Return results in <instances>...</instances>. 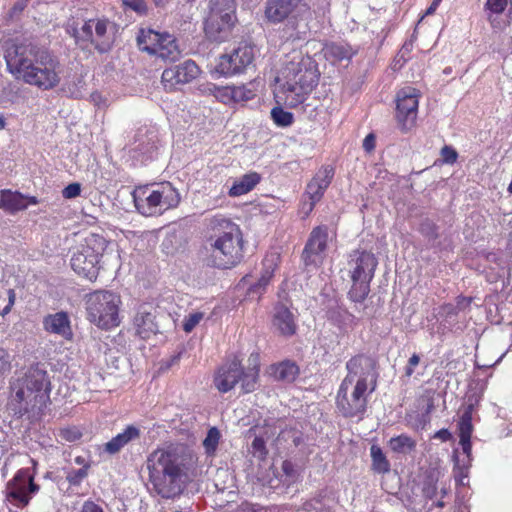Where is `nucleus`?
I'll use <instances>...</instances> for the list:
<instances>
[{
    "label": "nucleus",
    "instance_id": "1",
    "mask_svg": "<svg viewBox=\"0 0 512 512\" xmlns=\"http://www.w3.org/2000/svg\"><path fill=\"white\" fill-rule=\"evenodd\" d=\"M5 60L7 69L13 76L41 90L54 89L61 82L63 67L59 59L48 50L32 43L10 46Z\"/></svg>",
    "mask_w": 512,
    "mask_h": 512
},
{
    "label": "nucleus",
    "instance_id": "2",
    "mask_svg": "<svg viewBox=\"0 0 512 512\" xmlns=\"http://www.w3.org/2000/svg\"><path fill=\"white\" fill-rule=\"evenodd\" d=\"M204 261L208 266L229 269L242 259V233L223 215L207 219Z\"/></svg>",
    "mask_w": 512,
    "mask_h": 512
},
{
    "label": "nucleus",
    "instance_id": "3",
    "mask_svg": "<svg viewBox=\"0 0 512 512\" xmlns=\"http://www.w3.org/2000/svg\"><path fill=\"white\" fill-rule=\"evenodd\" d=\"M9 406L17 417L39 412L49 398L50 382L47 371L37 363L30 366L10 386Z\"/></svg>",
    "mask_w": 512,
    "mask_h": 512
},
{
    "label": "nucleus",
    "instance_id": "4",
    "mask_svg": "<svg viewBox=\"0 0 512 512\" xmlns=\"http://www.w3.org/2000/svg\"><path fill=\"white\" fill-rule=\"evenodd\" d=\"M283 85L284 103L295 108L307 99L317 86L319 72L315 61L306 56L294 57L284 68Z\"/></svg>",
    "mask_w": 512,
    "mask_h": 512
},
{
    "label": "nucleus",
    "instance_id": "5",
    "mask_svg": "<svg viewBox=\"0 0 512 512\" xmlns=\"http://www.w3.org/2000/svg\"><path fill=\"white\" fill-rule=\"evenodd\" d=\"M378 261L367 251H353L348 262L352 286L348 292L349 299L355 304V309L365 315L366 306L363 304L370 292V283L374 277Z\"/></svg>",
    "mask_w": 512,
    "mask_h": 512
},
{
    "label": "nucleus",
    "instance_id": "6",
    "mask_svg": "<svg viewBox=\"0 0 512 512\" xmlns=\"http://www.w3.org/2000/svg\"><path fill=\"white\" fill-rule=\"evenodd\" d=\"M132 196L137 211L144 216L161 215L181 201L180 193L170 182L138 187Z\"/></svg>",
    "mask_w": 512,
    "mask_h": 512
},
{
    "label": "nucleus",
    "instance_id": "7",
    "mask_svg": "<svg viewBox=\"0 0 512 512\" xmlns=\"http://www.w3.org/2000/svg\"><path fill=\"white\" fill-rule=\"evenodd\" d=\"M193 463V455L180 445L154 450L147 457L146 467L149 479H159L168 475L188 474Z\"/></svg>",
    "mask_w": 512,
    "mask_h": 512
},
{
    "label": "nucleus",
    "instance_id": "8",
    "mask_svg": "<svg viewBox=\"0 0 512 512\" xmlns=\"http://www.w3.org/2000/svg\"><path fill=\"white\" fill-rule=\"evenodd\" d=\"M120 297L111 291L97 290L85 296L88 320L101 329L119 325Z\"/></svg>",
    "mask_w": 512,
    "mask_h": 512
},
{
    "label": "nucleus",
    "instance_id": "9",
    "mask_svg": "<svg viewBox=\"0 0 512 512\" xmlns=\"http://www.w3.org/2000/svg\"><path fill=\"white\" fill-rule=\"evenodd\" d=\"M258 375L259 368L256 365L244 370L241 360L234 356L219 367L214 385L220 392L226 393L240 382L243 393H250L256 390Z\"/></svg>",
    "mask_w": 512,
    "mask_h": 512
},
{
    "label": "nucleus",
    "instance_id": "10",
    "mask_svg": "<svg viewBox=\"0 0 512 512\" xmlns=\"http://www.w3.org/2000/svg\"><path fill=\"white\" fill-rule=\"evenodd\" d=\"M113 29L114 24L107 19H90L80 28L69 25L67 32L81 48L86 49L93 45L100 53H106L113 44Z\"/></svg>",
    "mask_w": 512,
    "mask_h": 512
},
{
    "label": "nucleus",
    "instance_id": "11",
    "mask_svg": "<svg viewBox=\"0 0 512 512\" xmlns=\"http://www.w3.org/2000/svg\"><path fill=\"white\" fill-rule=\"evenodd\" d=\"M368 386L360 383H346L342 381L337 397V408L344 417L362 415L367 407Z\"/></svg>",
    "mask_w": 512,
    "mask_h": 512
},
{
    "label": "nucleus",
    "instance_id": "12",
    "mask_svg": "<svg viewBox=\"0 0 512 512\" xmlns=\"http://www.w3.org/2000/svg\"><path fill=\"white\" fill-rule=\"evenodd\" d=\"M40 487L34 482V477L28 468L20 469L8 481L6 496L8 501L19 508L26 507L32 497L38 493Z\"/></svg>",
    "mask_w": 512,
    "mask_h": 512
},
{
    "label": "nucleus",
    "instance_id": "13",
    "mask_svg": "<svg viewBox=\"0 0 512 512\" xmlns=\"http://www.w3.org/2000/svg\"><path fill=\"white\" fill-rule=\"evenodd\" d=\"M346 369L348 374L343 381L346 383H360L362 381L368 386V382L371 384L369 393H372L376 387L377 373L376 361L367 355L359 354L352 357L346 363Z\"/></svg>",
    "mask_w": 512,
    "mask_h": 512
},
{
    "label": "nucleus",
    "instance_id": "14",
    "mask_svg": "<svg viewBox=\"0 0 512 512\" xmlns=\"http://www.w3.org/2000/svg\"><path fill=\"white\" fill-rule=\"evenodd\" d=\"M419 92L413 87H404L396 97V118L403 131L408 130L415 122L418 110Z\"/></svg>",
    "mask_w": 512,
    "mask_h": 512
},
{
    "label": "nucleus",
    "instance_id": "15",
    "mask_svg": "<svg viewBox=\"0 0 512 512\" xmlns=\"http://www.w3.org/2000/svg\"><path fill=\"white\" fill-rule=\"evenodd\" d=\"M254 59L253 48L249 45L239 46L231 54L219 57L216 71L222 75L230 76L243 72Z\"/></svg>",
    "mask_w": 512,
    "mask_h": 512
},
{
    "label": "nucleus",
    "instance_id": "16",
    "mask_svg": "<svg viewBox=\"0 0 512 512\" xmlns=\"http://www.w3.org/2000/svg\"><path fill=\"white\" fill-rule=\"evenodd\" d=\"M199 72V67L194 61L186 60L179 65L166 68L162 72L161 83L166 91H173L180 85L190 83Z\"/></svg>",
    "mask_w": 512,
    "mask_h": 512
},
{
    "label": "nucleus",
    "instance_id": "17",
    "mask_svg": "<svg viewBox=\"0 0 512 512\" xmlns=\"http://www.w3.org/2000/svg\"><path fill=\"white\" fill-rule=\"evenodd\" d=\"M328 227L320 225L312 229L302 253V259L306 266L318 265L323 260V254L327 248Z\"/></svg>",
    "mask_w": 512,
    "mask_h": 512
},
{
    "label": "nucleus",
    "instance_id": "18",
    "mask_svg": "<svg viewBox=\"0 0 512 512\" xmlns=\"http://www.w3.org/2000/svg\"><path fill=\"white\" fill-rule=\"evenodd\" d=\"M189 480L188 474L168 475L162 478L149 479L154 492L165 499H175L180 496Z\"/></svg>",
    "mask_w": 512,
    "mask_h": 512
},
{
    "label": "nucleus",
    "instance_id": "19",
    "mask_svg": "<svg viewBox=\"0 0 512 512\" xmlns=\"http://www.w3.org/2000/svg\"><path fill=\"white\" fill-rule=\"evenodd\" d=\"M334 176V169L330 166L321 168L315 177L308 183L305 195L309 198L307 213H310L317 202L321 200L325 190L331 183Z\"/></svg>",
    "mask_w": 512,
    "mask_h": 512
},
{
    "label": "nucleus",
    "instance_id": "20",
    "mask_svg": "<svg viewBox=\"0 0 512 512\" xmlns=\"http://www.w3.org/2000/svg\"><path fill=\"white\" fill-rule=\"evenodd\" d=\"M71 268L80 276L95 280L98 276L99 260L89 253L82 251V247L77 246L72 254Z\"/></svg>",
    "mask_w": 512,
    "mask_h": 512
},
{
    "label": "nucleus",
    "instance_id": "21",
    "mask_svg": "<svg viewBox=\"0 0 512 512\" xmlns=\"http://www.w3.org/2000/svg\"><path fill=\"white\" fill-rule=\"evenodd\" d=\"M279 29L280 38L284 42L305 40L309 33L308 21L300 15H290Z\"/></svg>",
    "mask_w": 512,
    "mask_h": 512
},
{
    "label": "nucleus",
    "instance_id": "22",
    "mask_svg": "<svg viewBox=\"0 0 512 512\" xmlns=\"http://www.w3.org/2000/svg\"><path fill=\"white\" fill-rule=\"evenodd\" d=\"M43 327L45 331L59 335L65 340H72L73 338L71 322L68 314L64 311L45 316Z\"/></svg>",
    "mask_w": 512,
    "mask_h": 512
},
{
    "label": "nucleus",
    "instance_id": "23",
    "mask_svg": "<svg viewBox=\"0 0 512 512\" xmlns=\"http://www.w3.org/2000/svg\"><path fill=\"white\" fill-rule=\"evenodd\" d=\"M300 0H267L265 16L272 23H280L291 15Z\"/></svg>",
    "mask_w": 512,
    "mask_h": 512
},
{
    "label": "nucleus",
    "instance_id": "24",
    "mask_svg": "<svg viewBox=\"0 0 512 512\" xmlns=\"http://www.w3.org/2000/svg\"><path fill=\"white\" fill-rule=\"evenodd\" d=\"M233 25L234 22L207 16L204 23L205 35L211 41L223 42L229 37Z\"/></svg>",
    "mask_w": 512,
    "mask_h": 512
},
{
    "label": "nucleus",
    "instance_id": "25",
    "mask_svg": "<svg viewBox=\"0 0 512 512\" xmlns=\"http://www.w3.org/2000/svg\"><path fill=\"white\" fill-rule=\"evenodd\" d=\"M273 327L283 336H292L296 332V323L293 313L283 304L274 308Z\"/></svg>",
    "mask_w": 512,
    "mask_h": 512
},
{
    "label": "nucleus",
    "instance_id": "26",
    "mask_svg": "<svg viewBox=\"0 0 512 512\" xmlns=\"http://www.w3.org/2000/svg\"><path fill=\"white\" fill-rule=\"evenodd\" d=\"M141 431L134 425H129L125 430L104 445V451L110 455H114L121 451L129 443L140 439Z\"/></svg>",
    "mask_w": 512,
    "mask_h": 512
},
{
    "label": "nucleus",
    "instance_id": "27",
    "mask_svg": "<svg viewBox=\"0 0 512 512\" xmlns=\"http://www.w3.org/2000/svg\"><path fill=\"white\" fill-rule=\"evenodd\" d=\"M134 326L136 328V333L142 339H147L158 332V325L155 322V316L151 312L146 311L145 308H141L135 315Z\"/></svg>",
    "mask_w": 512,
    "mask_h": 512
},
{
    "label": "nucleus",
    "instance_id": "28",
    "mask_svg": "<svg viewBox=\"0 0 512 512\" xmlns=\"http://www.w3.org/2000/svg\"><path fill=\"white\" fill-rule=\"evenodd\" d=\"M0 208L9 213L25 210L27 208L26 196L11 190H1Z\"/></svg>",
    "mask_w": 512,
    "mask_h": 512
},
{
    "label": "nucleus",
    "instance_id": "29",
    "mask_svg": "<svg viewBox=\"0 0 512 512\" xmlns=\"http://www.w3.org/2000/svg\"><path fill=\"white\" fill-rule=\"evenodd\" d=\"M154 55L168 62H176L181 58L182 53L176 39L172 35L164 33V39L160 42Z\"/></svg>",
    "mask_w": 512,
    "mask_h": 512
},
{
    "label": "nucleus",
    "instance_id": "30",
    "mask_svg": "<svg viewBox=\"0 0 512 512\" xmlns=\"http://www.w3.org/2000/svg\"><path fill=\"white\" fill-rule=\"evenodd\" d=\"M84 88V77L81 74L73 73L64 76L60 90L67 97L80 99L83 97Z\"/></svg>",
    "mask_w": 512,
    "mask_h": 512
},
{
    "label": "nucleus",
    "instance_id": "31",
    "mask_svg": "<svg viewBox=\"0 0 512 512\" xmlns=\"http://www.w3.org/2000/svg\"><path fill=\"white\" fill-rule=\"evenodd\" d=\"M163 39L164 33L161 34L152 29H141L137 36V44L140 50L154 55Z\"/></svg>",
    "mask_w": 512,
    "mask_h": 512
},
{
    "label": "nucleus",
    "instance_id": "32",
    "mask_svg": "<svg viewBox=\"0 0 512 512\" xmlns=\"http://www.w3.org/2000/svg\"><path fill=\"white\" fill-rule=\"evenodd\" d=\"M418 231L425 238L430 248H440L442 245L440 227L431 219L424 218L419 224Z\"/></svg>",
    "mask_w": 512,
    "mask_h": 512
},
{
    "label": "nucleus",
    "instance_id": "33",
    "mask_svg": "<svg viewBox=\"0 0 512 512\" xmlns=\"http://www.w3.org/2000/svg\"><path fill=\"white\" fill-rule=\"evenodd\" d=\"M261 180L257 172L247 173L234 181L229 189V196L237 197L250 192Z\"/></svg>",
    "mask_w": 512,
    "mask_h": 512
},
{
    "label": "nucleus",
    "instance_id": "34",
    "mask_svg": "<svg viewBox=\"0 0 512 512\" xmlns=\"http://www.w3.org/2000/svg\"><path fill=\"white\" fill-rule=\"evenodd\" d=\"M208 16L235 22V1L234 0H211Z\"/></svg>",
    "mask_w": 512,
    "mask_h": 512
},
{
    "label": "nucleus",
    "instance_id": "35",
    "mask_svg": "<svg viewBox=\"0 0 512 512\" xmlns=\"http://www.w3.org/2000/svg\"><path fill=\"white\" fill-rule=\"evenodd\" d=\"M79 246L82 247V251L94 255L100 261L107 247V241L102 235L91 233Z\"/></svg>",
    "mask_w": 512,
    "mask_h": 512
},
{
    "label": "nucleus",
    "instance_id": "36",
    "mask_svg": "<svg viewBox=\"0 0 512 512\" xmlns=\"http://www.w3.org/2000/svg\"><path fill=\"white\" fill-rule=\"evenodd\" d=\"M260 84V80L254 79L247 84L241 86H233V89L228 91L233 97V102H246L256 96V92L258 91Z\"/></svg>",
    "mask_w": 512,
    "mask_h": 512
},
{
    "label": "nucleus",
    "instance_id": "37",
    "mask_svg": "<svg viewBox=\"0 0 512 512\" xmlns=\"http://www.w3.org/2000/svg\"><path fill=\"white\" fill-rule=\"evenodd\" d=\"M272 374L277 380L291 382L298 374V367L289 361L282 362L272 367Z\"/></svg>",
    "mask_w": 512,
    "mask_h": 512
},
{
    "label": "nucleus",
    "instance_id": "38",
    "mask_svg": "<svg viewBox=\"0 0 512 512\" xmlns=\"http://www.w3.org/2000/svg\"><path fill=\"white\" fill-rule=\"evenodd\" d=\"M372 458V470L378 474H384L390 471V463L384 455L382 449L377 445L370 448Z\"/></svg>",
    "mask_w": 512,
    "mask_h": 512
},
{
    "label": "nucleus",
    "instance_id": "39",
    "mask_svg": "<svg viewBox=\"0 0 512 512\" xmlns=\"http://www.w3.org/2000/svg\"><path fill=\"white\" fill-rule=\"evenodd\" d=\"M326 55L333 60H349L354 55L353 49L349 45L332 43L326 48Z\"/></svg>",
    "mask_w": 512,
    "mask_h": 512
},
{
    "label": "nucleus",
    "instance_id": "40",
    "mask_svg": "<svg viewBox=\"0 0 512 512\" xmlns=\"http://www.w3.org/2000/svg\"><path fill=\"white\" fill-rule=\"evenodd\" d=\"M389 446L394 452L405 454L412 451L415 448L416 443L408 435L401 434L391 438L389 441Z\"/></svg>",
    "mask_w": 512,
    "mask_h": 512
},
{
    "label": "nucleus",
    "instance_id": "41",
    "mask_svg": "<svg viewBox=\"0 0 512 512\" xmlns=\"http://www.w3.org/2000/svg\"><path fill=\"white\" fill-rule=\"evenodd\" d=\"M472 407L469 406L468 410H466L459 421V438L460 439H471V434L473 431L472 425Z\"/></svg>",
    "mask_w": 512,
    "mask_h": 512
},
{
    "label": "nucleus",
    "instance_id": "42",
    "mask_svg": "<svg viewBox=\"0 0 512 512\" xmlns=\"http://www.w3.org/2000/svg\"><path fill=\"white\" fill-rule=\"evenodd\" d=\"M271 118L274 123L280 127H288L294 120L293 114L285 111L282 107H274L271 110Z\"/></svg>",
    "mask_w": 512,
    "mask_h": 512
},
{
    "label": "nucleus",
    "instance_id": "43",
    "mask_svg": "<svg viewBox=\"0 0 512 512\" xmlns=\"http://www.w3.org/2000/svg\"><path fill=\"white\" fill-rule=\"evenodd\" d=\"M90 464H84L80 469H72L67 472L66 480L72 486H79L82 481L88 476Z\"/></svg>",
    "mask_w": 512,
    "mask_h": 512
},
{
    "label": "nucleus",
    "instance_id": "44",
    "mask_svg": "<svg viewBox=\"0 0 512 512\" xmlns=\"http://www.w3.org/2000/svg\"><path fill=\"white\" fill-rule=\"evenodd\" d=\"M220 439V432L216 427H212L208 430L205 439L203 440V446L208 454L215 452Z\"/></svg>",
    "mask_w": 512,
    "mask_h": 512
},
{
    "label": "nucleus",
    "instance_id": "45",
    "mask_svg": "<svg viewBox=\"0 0 512 512\" xmlns=\"http://www.w3.org/2000/svg\"><path fill=\"white\" fill-rule=\"evenodd\" d=\"M454 460V478L456 483L460 485H464V479L468 476V469L470 463L467 462V464H460L459 458L456 454L453 455Z\"/></svg>",
    "mask_w": 512,
    "mask_h": 512
},
{
    "label": "nucleus",
    "instance_id": "46",
    "mask_svg": "<svg viewBox=\"0 0 512 512\" xmlns=\"http://www.w3.org/2000/svg\"><path fill=\"white\" fill-rule=\"evenodd\" d=\"M252 452L255 457L264 460L268 454L265 441L261 437H255L251 444Z\"/></svg>",
    "mask_w": 512,
    "mask_h": 512
},
{
    "label": "nucleus",
    "instance_id": "47",
    "mask_svg": "<svg viewBox=\"0 0 512 512\" xmlns=\"http://www.w3.org/2000/svg\"><path fill=\"white\" fill-rule=\"evenodd\" d=\"M204 314L202 312H194L189 314L183 322V330L187 333L191 332L203 319Z\"/></svg>",
    "mask_w": 512,
    "mask_h": 512
},
{
    "label": "nucleus",
    "instance_id": "48",
    "mask_svg": "<svg viewBox=\"0 0 512 512\" xmlns=\"http://www.w3.org/2000/svg\"><path fill=\"white\" fill-rule=\"evenodd\" d=\"M60 437L68 442H75L82 437V433L76 427H68L60 430Z\"/></svg>",
    "mask_w": 512,
    "mask_h": 512
},
{
    "label": "nucleus",
    "instance_id": "49",
    "mask_svg": "<svg viewBox=\"0 0 512 512\" xmlns=\"http://www.w3.org/2000/svg\"><path fill=\"white\" fill-rule=\"evenodd\" d=\"M508 0H487L485 7L491 13L500 14L507 7Z\"/></svg>",
    "mask_w": 512,
    "mask_h": 512
},
{
    "label": "nucleus",
    "instance_id": "50",
    "mask_svg": "<svg viewBox=\"0 0 512 512\" xmlns=\"http://www.w3.org/2000/svg\"><path fill=\"white\" fill-rule=\"evenodd\" d=\"M123 4L139 14H145L147 12L145 0H123Z\"/></svg>",
    "mask_w": 512,
    "mask_h": 512
},
{
    "label": "nucleus",
    "instance_id": "51",
    "mask_svg": "<svg viewBox=\"0 0 512 512\" xmlns=\"http://www.w3.org/2000/svg\"><path fill=\"white\" fill-rule=\"evenodd\" d=\"M81 193V185L79 183H71L67 185L63 191L62 195L65 199H73L79 196Z\"/></svg>",
    "mask_w": 512,
    "mask_h": 512
},
{
    "label": "nucleus",
    "instance_id": "52",
    "mask_svg": "<svg viewBox=\"0 0 512 512\" xmlns=\"http://www.w3.org/2000/svg\"><path fill=\"white\" fill-rule=\"evenodd\" d=\"M11 368L9 353L0 347V376L4 375Z\"/></svg>",
    "mask_w": 512,
    "mask_h": 512
},
{
    "label": "nucleus",
    "instance_id": "53",
    "mask_svg": "<svg viewBox=\"0 0 512 512\" xmlns=\"http://www.w3.org/2000/svg\"><path fill=\"white\" fill-rule=\"evenodd\" d=\"M273 271H274V269L272 268V265L267 266L265 268V270L263 271L259 280L256 282L257 285L260 288H262L263 291L266 290V287L268 286V284L273 276Z\"/></svg>",
    "mask_w": 512,
    "mask_h": 512
},
{
    "label": "nucleus",
    "instance_id": "54",
    "mask_svg": "<svg viewBox=\"0 0 512 512\" xmlns=\"http://www.w3.org/2000/svg\"><path fill=\"white\" fill-rule=\"evenodd\" d=\"M233 86L218 87L216 88V98L223 103L233 102L231 93L227 90H232Z\"/></svg>",
    "mask_w": 512,
    "mask_h": 512
},
{
    "label": "nucleus",
    "instance_id": "55",
    "mask_svg": "<svg viewBox=\"0 0 512 512\" xmlns=\"http://www.w3.org/2000/svg\"><path fill=\"white\" fill-rule=\"evenodd\" d=\"M441 155L443 157L444 162L452 164L457 160V152L454 148L450 146H444L441 149Z\"/></svg>",
    "mask_w": 512,
    "mask_h": 512
},
{
    "label": "nucleus",
    "instance_id": "56",
    "mask_svg": "<svg viewBox=\"0 0 512 512\" xmlns=\"http://www.w3.org/2000/svg\"><path fill=\"white\" fill-rule=\"evenodd\" d=\"M79 512H105L103 507L93 500H86L82 504Z\"/></svg>",
    "mask_w": 512,
    "mask_h": 512
},
{
    "label": "nucleus",
    "instance_id": "57",
    "mask_svg": "<svg viewBox=\"0 0 512 512\" xmlns=\"http://www.w3.org/2000/svg\"><path fill=\"white\" fill-rule=\"evenodd\" d=\"M9 448L10 442L7 439V434L0 426V460L8 452Z\"/></svg>",
    "mask_w": 512,
    "mask_h": 512
},
{
    "label": "nucleus",
    "instance_id": "58",
    "mask_svg": "<svg viewBox=\"0 0 512 512\" xmlns=\"http://www.w3.org/2000/svg\"><path fill=\"white\" fill-rule=\"evenodd\" d=\"M420 363V357L418 354H413L409 360H408V364L405 368V375L407 377H411L414 373V368Z\"/></svg>",
    "mask_w": 512,
    "mask_h": 512
},
{
    "label": "nucleus",
    "instance_id": "59",
    "mask_svg": "<svg viewBox=\"0 0 512 512\" xmlns=\"http://www.w3.org/2000/svg\"><path fill=\"white\" fill-rule=\"evenodd\" d=\"M423 493H424L425 497H427L429 499L434 498L437 495L436 484L433 483L432 481L425 483V485L423 487Z\"/></svg>",
    "mask_w": 512,
    "mask_h": 512
},
{
    "label": "nucleus",
    "instance_id": "60",
    "mask_svg": "<svg viewBox=\"0 0 512 512\" xmlns=\"http://www.w3.org/2000/svg\"><path fill=\"white\" fill-rule=\"evenodd\" d=\"M442 314L446 318H452L453 316H456L458 312L460 311L456 305L453 304H445L441 308Z\"/></svg>",
    "mask_w": 512,
    "mask_h": 512
},
{
    "label": "nucleus",
    "instance_id": "61",
    "mask_svg": "<svg viewBox=\"0 0 512 512\" xmlns=\"http://www.w3.org/2000/svg\"><path fill=\"white\" fill-rule=\"evenodd\" d=\"M28 2H29V0L16 1L10 10V15L15 16V15L20 14L27 7Z\"/></svg>",
    "mask_w": 512,
    "mask_h": 512
},
{
    "label": "nucleus",
    "instance_id": "62",
    "mask_svg": "<svg viewBox=\"0 0 512 512\" xmlns=\"http://www.w3.org/2000/svg\"><path fill=\"white\" fill-rule=\"evenodd\" d=\"M265 291L262 290V288H260L257 283H254L252 284L248 290H247V295L251 298V299H259L260 298V295L263 294Z\"/></svg>",
    "mask_w": 512,
    "mask_h": 512
},
{
    "label": "nucleus",
    "instance_id": "63",
    "mask_svg": "<svg viewBox=\"0 0 512 512\" xmlns=\"http://www.w3.org/2000/svg\"><path fill=\"white\" fill-rule=\"evenodd\" d=\"M363 148L367 152H371L375 148V136L374 134H368L363 140Z\"/></svg>",
    "mask_w": 512,
    "mask_h": 512
},
{
    "label": "nucleus",
    "instance_id": "64",
    "mask_svg": "<svg viewBox=\"0 0 512 512\" xmlns=\"http://www.w3.org/2000/svg\"><path fill=\"white\" fill-rule=\"evenodd\" d=\"M242 512H266V509L258 504L247 503L242 505Z\"/></svg>",
    "mask_w": 512,
    "mask_h": 512
}]
</instances>
